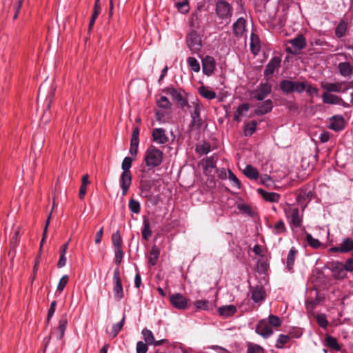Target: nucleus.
<instances>
[{"label":"nucleus","instance_id":"1","mask_svg":"<svg viewBox=\"0 0 353 353\" xmlns=\"http://www.w3.org/2000/svg\"><path fill=\"white\" fill-rule=\"evenodd\" d=\"M284 212L292 230L295 228H300L302 226L303 222V212H300L298 207L288 205L284 208Z\"/></svg>","mask_w":353,"mask_h":353},{"label":"nucleus","instance_id":"2","mask_svg":"<svg viewBox=\"0 0 353 353\" xmlns=\"http://www.w3.org/2000/svg\"><path fill=\"white\" fill-rule=\"evenodd\" d=\"M132 163V159L129 157L124 158L121 168L123 172L120 178L121 188L122 190V195L125 196L132 183V174L130 170Z\"/></svg>","mask_w":353,"mask_h":353},{"label":"nucleus","instance_id":"3","mask_svg":"<svg viewBox=\"0 0 353 353\" xmlns=\"http://www.w3.org/2000/svg\"><path fill=\"white\" fill-rule=\"evenodd\" d=\"M163 159V152L154 145L147 148L144 155L145 165L149 168H154L159 166Z\"/></svg>","mask_w":353,"mask_h":353},{"label":"nucleus","instance_id":"4","mask_svg":"<svg viewBox=\"0 0 353 353\" xmlns=\"http://www.w3.org/2000/svg\"><path fill=\"white\" fill-rule=\"evenodd\" d=\"M162 92L171 96L172 100L181 108H190L188 102L186 93L182 89H176L172 86L166 87Z\"/></svg>","mask_w":353,"mask_h":353},{"label":"nucleus","instance_id":"5","mask_svg":"<svg viewBox=\"0 0 353 353\" xmlns=\"http://www.w3.org/2000/svg\"><path fill=\"white\" fill-rule=\"evenodd\" d=\"M216 14L221 23L228 24L232 16V8L229 3L223 0H219L216 3Z\"/></svg>","mask_w":353,"mask_h":353},{"label":"nucleus","instance_id":"6","mask_svg":"<svg viewBox=\"0 0 353 353\" xmlns=\"http://www.w3.org/2000/svg\"><path fill=\"white\" fill-rule=\"evenodd\" d=\"M113 283H114V288H113L114 298L117 301H120L123 299V297L124 296V293H123V290L121 279L120 276V270L119 268H116L114 270Z\"/></svg>","mask_w":353,"mask_h":353},{"label":"nucleus","instance_id":"7","mask_svg":"<svg viewBox=\"0 0 353 353\" xmlns=\"http://www.w3.org/2000/svg\"><path fill=\"white\" fill-rule=\"evenodd\" d=\"M187 45L192 53L198 52L201 46V39L196 30H192L187 36Z\"/></svg>","mask_w":353,"mask_h":353},{"label":"nucleus","instance_id":"8","mask_svg":"<svg viewBox=\"0 0 353 353\" xmlns=\"http://www.w3.org/2000/svg\"><path fill=\"white\" fill-rule=\"evenodd\" d=\"M332 276L336 279H343L346 276V270L343 263L338 261L327 264Z\"/></svg>","mask_w":353,"mask_h":353},{"label":"nucleus","instance_id":"9","mask_svg":"<svg viewBox=\"0 0 353 353\" xmlns=\"http://www.w3.org/2000/svg\"><path fill=\"white\" fill-rule=\"evenodd\" d=\"M201 62L203 73L208 77L211 76L216 68V61L214 58L207 55L202 59Z\"/></svg>","mask_w":353,"mask_h":353},{"label":"nucleus","instance_id":"10","mask_svg":"<svg viewBox=\"0 0 353 353\" xmlns=\"http://www.w3.org/2000/svg\"><path fill=\"white\" fill-rule=\"evenodd\" d=\"M171 305L179 310H184L188 307L187 299L180 293H175L170 296Z\"/></svg>","mask_w":353,"mask_h":353},{"label":"nucleus","instance_id":"11","mask_svg":"<svg viewBox=\"0 0 353 353\" xmlns=\"http://www.w3.org/2000/svg\"><path fill=\"white\" fill-rule=\"evenodd\" d=\"M256 332L265 339L273 334V330L265 319L261 320L256 326Z\"/></svg>","mask_w":353,"mask_h":353},{"label":"nucleus","instance_id":"12","mask_svg":"<svg viewBox=\"0 0 353 353\" xmlns=\"http://www.w3.org/2000/svg\"><path fill=\"white\" fill-rule=\"evenodd\" d=\"M192 129H199L201 126V119L200 117V105L198 103H194V110L191 112Z\"/></svg>","mask_w":353,"mask_h":353},{"label":"nucleus","instance_id":"13","mask_svg":"<svg viewBox=\"0 0 353 353\" xmlns=\"http://www.w3.org/2000/svg\"><path fill=\"white\" fill-rule=\"evenodd\" d=\"M272 91V87L268 83H261L255 90L254 98L258 101H263Z\"/></svg>","mask_w":353,"mask_h":353},{"label":"nucleus","instance_id":"14","mask_svg":"<svg viewBox=\"0 0 353 353\" xmlns=\"http://www.w3.org/2000/svg\"><path fill=\"white\" fill-rule=\"evenodd\" d=\"M281 61V59L278 57L272 58L265 67L264 76L266 78H270L274 74L275 70L280 67Z\"/></svg>","mask_w":353,"mask_h":353},{"label":"nucleus","instance_id":"15","mask_svg":"<svg viewBox=\"0 0 353 353\" xmlns=\"http://www.w3.org/2000/svg\"><path fill=\"white\" fill-rule=\"evenodd\" d=\"M250 290L252 294L251 298L254 303H261L264 301L266 293L262 286L250 287Z\"/></svg>","mask_w":353,"mask_h":353},{"label":"nucleus","instance_id":"16","mask_svg":"<svg viewBox=\"0 0 353 353\" xmlns=\"http://www.w3.org/2000/svg\"><path fill=\"white\" fill-rule=\"evenodd\" d=\"M246 20L239 17L232 25L233 33L236 37H241L245 32Z\"/></svg>","mask_w":353,"mask_h":353},{"label":"nucleus","instance_id":"17","mask_svg":"<svg viewBox=\"0 0 353 353\" xmlns=\"http://www.w3.org/2000/svg\"><path fill=\"white\" fill-rule=\"evenodd\" d=\"M345 123L341 115H334L330 118L329 128L336 132L341 131L345 128Z\"/></svg>","mask_w":353,"mask_h":353},{"label":"nucleus","instance_id":"18","mask_svg":"<svg viewBox=\"0 0 353 353\" xmlns=\"http://www.w3.org/2000/svg\"><path fill=\"white\" fill-rule=\"evenodd\" d=\"M152 141L158 144H165L168 141V137L163 128H154L152 133Z\"/></svg>","mask_w":353,"mask_h":353},{"label":"nucleus","instance_id":"19","mask_svg":"<svg viewBox=\"0 0 353 353\" xmlns=\"http://www.w3.org/2000/svg\"><path fill=\"white\" fill-rule=\"evenodd\" d=\"M343 83L337 82V83H327L322 82L321 83V86L323 89L327 90L328 92H345L347 88H345L342 90V85Z\"/></svg>","mask_w":353,"mask_h":353},{"label":"nucleus","instance_id":"20","mask_svg":"<svg viewBox=\"0 0 353 353\" xmlns=\"http://www.w3.org/2000/svg\"><path fill=\"white\" fill-rule=\"evenodd\" d=\"M68 325V319L66 314H63L61 316L59 321V325L57 331L56 332V337L57 340H61L64 336L65 331Z\"/></svg>","mask_w":353,"mask_h":353},{"label":"nucleus","instance_id":"21","mask_svg":"<svg viewBox=\"0 0 353 353\" xmlns=\"http://www.w3.org/2000/svg\"><path fill=\"white\" fill-rule=\"evenodd\" d=\"M273 108V103L272 100H265L263 103L257 107L254 110V114L256 115H263L270 112Z\"/></svg>","mask_w":353,"mask_h":353},{"label":"nucleus","instance_id":"22","mask_svg":"<svg viewBox=\"0 0 353 353\" xmlns=\"http://www.w3.org/2000/svg\"><path fill=\"white\" fill-rule=\"evenodd\" d=\"M236 307L233 305H223L218 309V313L223 318L233 316L236 312Z\"/></svg>","mask_w":353,"mask_h":353},{"label":"nucleus","instance_id":"23","mask_svg":"<svg viewBox=\"0 0 353 353\" xmlns=\"http://www.w3.org/2000/svg\"><path fill=\"white\" fill-rule=\"evenodd\" d=\"M289 43L297 50H303L306 46V41L303 34L297 35L295 38L290 39Z\"/></svg>","mask_w":353,"mask_h":353},{"label":"nucleus","instance_id":"24","mask_svg":"<svg viewBox=\"0 0 353 353\" xmlns=\"http://www.w3.org/2000/svg\"><path fill=\"white\" fill-rule=\"evenodd\" d=\"M261 50V42L257 34L252 33L250 36V50L254 55L257 54Z\"/></svg>","mask_w":353,"mask_h":353},{"label":"nucleus","instance_id":"25","mask_svg":"<svg viewBox=\"0 0 353 353\" xmlns=\"http://www.w3.org/2000/svg\"><path fill=\"white\" fill-rule=\"evenodd\" d=\"M341 98L339 97L337 95L328 93V92H324L322 94V101L324 103L326 104H331V105H335L338 104L339 103H341Z\"/></svg>","mask_w":353,"mask_h":353},{"label":"nucleus","instance_id":"26","mask_svg":"<svg viewBox=\"0 0 353 353\" xmlns=\"http://www.w3.org/2000/svg\"><path fill=\"white\" fill-rule=\"evenodd\" d=\"M143 227L141 230L142 238L144 240L148 241L151 236L152 232L150 228L149 219L145 216L143 218Z\"/></svg>","mask_w":353,"mask_h":353},{"label":"nucleus","instance_id":"27","mask_svg":"<svg viewBox=\"0 0 353 353\" xmlns=\"http://www.w3.org/2000/svg\"><path fill=\"white\" fill-rule=\"evenodd\" d=\"M160 251L156 245H153L149 252L148 256V263L151 266H154L157 264Z\"/></svg>","mask_w":353,"mask_h":353},{"label":"nucleus","instance_id":"28","mask_svg":"<svg viewBox=\"0 0 353 353\" xmlns=\"http://www.w3.org/2000/svg\"><path fill=\"white\" fill-rule=\"evenodd\" d=\"M338 68L339 73L343 77H349L352 74L353 68L348 62H341L339 64Z\"/></svg>","mask_w":353,"mask_h":353},{"label":"nucleus","instance_id":"29","mask_svg":"<svg viewBox=\"0 0 353 353\" xmlns=\"http://www.w3.org/2000/svg\"><path fill=\"white\" fill-rule=\"evenodd\" d=\"M198 92L201 96L208 100L214 99L216 96L214 90L204 85L199 87Z\"/></svg>","mask_w":353,"mask_h":353},{"label":"nucleus","instance_id":"30","mask_svg":"<svg viewBox=\"0 0 353 353\" xmlns=\"http://www.w3.org/2000/svg\"><path fill=\"white\" fill-rule=\"evenodd\" d=\"M259 192L267 201L278 202L280 199V195L278 193L266 192L262 189H259Z\"/></svg>","mask_w":353,"mask_h":353},{"label":"nucleus","instance_id":"31","mask_svg":"<svg viewBox=\"0 0 353 353\" xmlns=\"http://www.w3.org/2000/svg\"><path fill=\"white\" fill-rule=\"evenodd\" d=\"M293 85L294 81L288 79L282 80L279 83L280 89L286 94L293 92Z\"/></svg>","mask_w":353,"mask_h":353},{"label":"nucleus","instance_id":"32","mask_svg":"<svg viewBox=\"0 0 353 353\" xmlns=\"http://www.w3.org/2000/svg\"><path fill=\"white\" fill-rule=\"evenodd\" d=\"M244 174L250 179L256 180L259 176V173L256 168L251 165H247L243 170Z\"/></svg>","mask_w":353,"mask_h":353},{"label":"nucleus","instance_id":"33","mask_svg":"<svg viewBox=\"0 0 353 353\" xmlns=\"http://www.w3.org/2000/svg\"><path fill=\"white\" fill-rule=\"evenodd\" d=\"M298 253V251L297 250L294 248V247H292L288 254V256H287V268L288 270H291L293 268V265H294V260H295V257H296V255Z\"/></svg>","mask_w":353,"mask_h":353},{"label":"nucleus","instance_id":"34","mask_svg":"<svg viewBox=\"0 0 353 353\" xmlns=\"http://www.w3.org/2000/svg\"><path fill=\"white\" fill-rule=\"evenodd\" d=\"M347 30V23L343 20H341L337 25L335 29V35L338 38H341L345 36Z\"/></svg>","mask_w":353,"mask_h":353},{"label":"nucleus","instance_id":"35","mask_svg":"<svg viewBox=\"0 0 353 353\" xmlns=\"http://www.w3.org/2000/svg\"><path fill=\"white\" fill-rule=\"evenodd\" d=\"M258 123L256 121L248 122L244 126V134L246 137H250L256 130Z\"/></svg>","mask_w":353,"mask_h":353},{"label":"nucleus","instance_id":"36","mask_svg":"<svg viewBox=\"0 0 353 353\" xmlns=\"http://www.w3.org/2000/svg\"><path fill=\"white\" fill-rule=\"evenodd\" d=\"M303 230L305 234V240L307 244L312 248L317 249L320 248L322 245L321 243L317 239H314L311 234L307 232L305 229H303Z\"/></svg>","mask_w":353,"mask_h":353},{"label":"nucleus","instance_id":"37","mask_svg":"<svg viewBox=\"0 0 353 353\" xmlns=\"http://www.w3.org/2000/svg\"><path fill=\"white\" fill-rule=\"evenodd\" d=\"M101 12V6L99 3V0H96L94 6V10L92 14V17L89 23V29H92L97 18L98 17L99 13Z\"/></svg>","mask_w":353,"mask_h":353},{"label":"nucleus","instance_id":"38","mask_svg":"<svg viewBox=\"0 0 353 353\" xmlns=\"http://www.w3.org/2000/svg\"><path fill=\"white\" fill-rule=\"evenodd\" d=\"M342 253H346L353 250V239L351 238H345L340 244Z\"/></svg>","mask_w":353,"mask_h":353},{"label":"nucleus","instance_id":"39","mask_svg":"<svg viewBox=\"0 0 353 353\" xmlns=\"http://www.w3.org/2000/svg\"><path fill=\"white\" fill-rule=\"evenodd\" d=\"M325 341L329 347L336 351H339L341 350V346L339 345L336 338L328 335L326 336Z\"/></svg>","mask_w":353,"mask_h":353},{"label":"nucleus","instance_id":"40","mask_svg":"<svg viewBox=\"0 0 353 353\" xmlns=\"http://www.w3.org/2000/svg\"><path fill=\"white\" fill-rule=\"evenodd\" d=\"M125 320V315L123 314L122 319L117 323L114 324L112 325V332H111L112 337H116L117 336V334L120 332V331L121 330V329L123 328V327L124 325Z\"/></svg>","mask_w":353,"mask_h":353},{"label":"nucleus","instance_id":"41","mask_svg":"<svg viewBox=\"0 0 353 353\" xmlns=\"http://www.w3.org/2000/svg\"><path fill=\"white\" fill-rule=\"evenodd\" d=\"M157 104L160 108L162 109H169L172 106V103L165 96H161L160 98L157 100Z\"/></svg>","mask_w":353,"mask_h":353},{"label":"nucleus","instance_id":"42","mask_svg":"<svg viewBox=\"0 0 353 353\" xmlns=\"http://www.w3.org/2000/svg\"><path fill=\"white\" fill-rule=\"evenodd\" d=\"M128 207L130 211L134 214H139L141 211V205L140 203L134 200V199H131L128 203Z\"/></svg>","mask_w":353,"mask_h":353},{"label":"nucleus","instance_id":"43","mask_svg":"<svg viewBox=\"0 0 353 353\" xmlns=\"http://www.w3.org/2000/svg\"><path fill=\"white\" fill-rule=\"evenodd\" d=\"M142 334L143 336L145 343H148V345H152L154 343V337L152 331L145 328L142 330Z\"/></svg>","mask_w":353,"mask_h":353},{"label":"nucleus","instance_id":"44","mask_svg":"<svg viewBox=\"0 0 353 353\" xmlns=\"http://www.w3.org/2000/svg\"><path fill=\"white\" fill-rule=\"evenodd\" d=\"M290 336L289 334H280L275 345L276 347L278 349L283 348L284 345L286 344L290 341Z\"/></svg>","mask_w":353,"mask_h":353},{"label":"nucleus","instance_id":"45","mask_svg":"<svg viewBox=\"0 0 353 353\" xmlns=\"http://www.w3.org/2000/svg\"><path fill=\"white\" fill-rule=\"evenodd\" d=\"M188 64L189 67L195 72H198L200 71V64L199 61L194 57H189L187 60Z\"/></svg>","mask_w":353,"mask_h":353},{"label":"nucleus","instance_id":"46","mask_svg":"<svg viewBox=\"0 0 353 353\" xmlns=\"http://www.w3.org/2000/svg\"><path fill=\"white\" fill-rule=\"evenodd\" d=\"M112 244L115 249H122L121 246V237L120 236L119 232L117 231L112 234Z\"/></svg>","mask_w":353,"mask_h":353},{"label":"nucleus","instance_id":"47","mask_svg":"<svg viewBox=\"0 0 353 353\" xmlns=\"http://www.w3.org/2000/svg\"><path fill=\"white\" fill-rule=\"evenodd\" d=\"M176 6L178 10L182 13H187L189 11V4L187 0H179Z\"/></svg>","mask_w":353,"mask_h":353},{"label":"nucleus","instance_id":"48","mask_svg":"<svg viewBox=\"0 0 353 353\" xmlns=\"http://www.w3.org/2000/svg\"><path fill=\"white\" fill-rule=\"evenodd\" d=\"M194 305L198 309L209 310L210 309V303L207 300H198L194 302Z\"/></svg>","mask_w":353,"mask_h":353},{"label":"nucleus","instance_id":"49","mask_svg":"<svg viewBox=\"0 0 353 353\" xmlns=\"http://www.w3.org/2000/svg\"><path fill=\"white\" fill-rule=\"evenodd\" d=\"M210 150V145L208 143H203L201 145H199L196 148V151L201 155H204L208 154Z\"/></svg>","mask_w":353,"mask_h":353},{"label":"nucleus","instance_id":"50","mask_svg":"<svg viewBox=\"0 0 353 353\" xmlns=\"http://www.w3.org/2000/svg\"><path fill=\"white\" fill-rule=\"evenodd\" d=\"M268 319V321H267L268 324L272 325L273 327H277L281 325V321L277 316L270 314Z\"/></svg>","mask_w":353,"mask_h":353},{"label":"nucleus","instance_id":"51","mask_svg":"<svg viewBox=\"0 0 353 353\" xmlns=\"http://www.w3.org/2000/svg\"><path fill=\"white\" fill-rule=\"evenodd\" d=\"M305 81H294L293 92H297L299 94L302 93L305 90L306 87L305 85Z\"/></svg>","mask_w":353,"mask_h":353},{"label":"nucleus","instance_id":"52","mask_svg":"<svg viewBox=\"0 0 353 353\" xmlns=\"http://www.w3.org/2000/svg\"><path fill=\"white\" fill-rule=\"evenodd\" d=\"M274 230L275 233L277 234L285 233L286 232V228L284 222L282 220H280L276 223L274 225Z\"/></svg>","mask_w":353,"mask_h":353},{"label":"nucleus","instance_id":"53","mask_svg":"<svg viewBox=\"0 0 353 353\" xmlns=\"http://www.w3.org/2000/svg\"><path fill=\"white\" fill-rule=\"evenodd\" d=\"M316 321L319 325L323 328H326L328 324V321L325 314H321L316 316Z\"/></svg>","mask_w":353,"mask_h":353},{"label":"nucleus","instance_id":"54","mask_svg":"<svg viewBox=\"0 0 353 353\" xmlns=\"http://www.w3.org/2000/svg\"><path fill=\"white\" fill-rule=\"evenodd\" d=\"M148 345L143 341H138L136 347L137 353H146L148 350Z\"/></svg>","mask_w":353,"mask_h":353},{"label":"nucleus","instance_id":"55","mask_svg":"<svg viewBox=\"0 0 353 353\" xmlns=\"http://www.w3.org/2000/svg\"><path fill=\"white\" fill-rule=\"evenodd\" d=\"M68 282V276L67 275H63L59 280V282L58 286H57V290L59 291L60 292H61L63 290V289L65 288Z\"/></svg>","mask_w":353,"mask_h":353},{"label":"nucleus","instance_id":"56","mask_svg":"<svg viewBox=\"0 0 353 353\" xmlns=\"http://www.w3.org/2000/svg\"><path fill=\"white\" fill-rule=\"evenodd\" d=\"M305 85L306 86L305 90L306 91L307 94L317 95L319 94V90L315 87H313L310 83H308L307 82L305 81Z\"/></svg>","mask_w":353,"mask_h":353},{"label":"nucleus","instance_id":"57","mask_svg":"<svg viewBox=\"0 0 353 353\" xmlns=\"http://www.w3.org/2000/svg\"><path fill=\"white\" fill-rule=\"evenodd\" d=\"M228 179L233 183L235 187H236L237 188H240V181L231 170H228Z\"/></svg>","mask_w":353,"mask_h":353},{"label":"nucleus","instance_id":"58","mask_svg":"<svg viewBox=\"0 0 353 353\" xmlns=\"http://www.w3.org/2000/svg\"><path fill=\"white\" fill-rule=\"evenodd\" d=\"M139 141H130V153L133 156H137L138 152Z\"/></svg>","mask_w":353,"mask_h":353},{"label":"nucleus","instance_id":"59","mask_svg":"<svg viewBox=\"0 0 353 353\" xmlns=\"http://www.w3.org/2000/svg\"><path fill=\"white\" fill-rule=\"evenodd\" d=\"M114 254H115V263L117 265H119L121 263L123 256V252L122 249H115Z\"/></svg>","mask_w":353,"mask_h":353},{"label":"nucleus","instance_id":"60","mask_svg":"<svg viewBox=\"0 0 353 353\" xmlns=\"http://www.w3.org/2000/svg\"><path fill=\"white\" fill-rule=\"evenodd\" d=\"M56 305H57V302L55 301H54L51 303L50 307V308L48 310V316H47L48 321H49L50 320V319L53 316V315L55 312Z\"/></svg>","mask_w":353,"mask_h":353},{"label":"nucleus","instance_id":"61","mask_svg":"<svg viewBox=\"0 0 353 353\" xmlns=\"http://www.w3.org/2000/svg\"><path fill=\"white\" fill-rule=\"evenodd\" d=\"M343 265L346 272H353V254L350 258L346 260L345 263Z\"/></svg>","mask_w":353,"mask_h":353},{"label":"nucleus","instance_id":"62","mask_svg":"<svg viewBox=\"0 0 353 353\" xmlns=\"http://www.w3.org/2000/svg\"><path fill=\"white\" fill-rule=\"evenodd\" d=\"M250 109V105L248 103H242L240 105L236 112L239 113V114H243L244 112H247Z\"/></svg>","mask_w":353,"mask_h":353},{"label":"nucleus","instance_id":"63","mask_svg":"<svg viewBox=\"0 0 353 353\" xmlns=\"http://www.w3.org/2000/svg\"><path fill=\"white\" fill-rule=\"evenodd\" d=\"M216 166V162L213 157H208L205 161V168H214Z\"/></svg>","mask_w":353,"mask_h":353},{"label":"nucleus","instance_id":"64","mask_svg":"<svg viewBox=\"0 0 353 353\" xmlns=\"http://www.w3.org/2000/svg\"><path fill=\"white\" fill-rule=\"evenodd\" d=\"M261 348L258 345L249 347L248 349V353H261Z\"/></svg>","mask_w":353,"mask_h":353}]
</instances>
